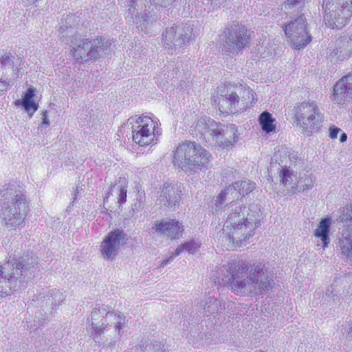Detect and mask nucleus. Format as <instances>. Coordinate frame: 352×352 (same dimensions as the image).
<instances>
[{
	"label": "nucleus",
	"instance_id": "obj_1",
	"mask_svg": "<svg viewBox=\"0 0 352 352\" xmlns=\"http://www.w3.org/2000/svg\"><path fill=\"white\" fill-rule=\"evenodd\" d=\"M219 283L236 295L253 296L267 292L273 278L264 264L253 260L232 261L219 269Z\"/></svg>",
	"mask_w": 352,
	"mask_h": 352
},
{
	"label": "nucleus",
	"instance_id": "obj_2",
	"mask_svg": "<svg viewBox=\"0 0 352 352\" xmlns=\"http://www.w3.org/2000/svg\"><path fill=\"white\" fill-rule=\"evenodd\" d=\"M226 219L219 236V243L227 250L245 246L253 241L254 230L262 215L256 204L246 207L237 203H230Z\"/></svg>",
	"mask_w": 352,
	"mask_h": 352
},
{
	"label": "nucleus",
	"instance_id": "obj_3",
	"mask_svg": "<svg viewBox=\"0 0 352 352\" xmlns=\"http://www.w3.org/2000/svg\"><path fill=\"white\" fill-rule=\"evenodd\" d=\"M38 269V258L32 252L9 259L0 267V297L22 292Z\"/></svg>",
	"mask_w": 352,
	"mask_h": 352
},
{
	"label": "nucleus",
	"instance_id": "obj_4",
	"mask_svg": "<svg viewBox=\"0 0 352 352\" xmlns=\"http://www.w3.org/2000/svg\"><path fill=\"white\" fill-rule=\"evenodd\" d=\"M74 18L72 15L67 16V24L62 25L58 29V36L69 45L72 57L77 61H87L107 54L111 45L109 41L102 37H98L91 41L82 38V35L77 28L68 25Z\"/></svg>",
	"mask_w": 352,
	"mask_h": 352
},
{
	"label": "nucleus",
	"instance_id": "obj_5",
	"mask_svg": "<svg viewBox=\"0 0 352 352\" xmlns=\"http://www.w3.org/2000/svg\"><path fill=\"white\" fill-rule=\"evenodd\" d=\"M0 217L8 228L21 225L26 218L28 204L25 192L16 184L5 185L0 190Z\"/></svg>",
	"mask_w": 352,
	"mask_h": 352
},
{
	"label": "nucleus",
	"instance_id": "obj_6",
	"mask_svg": "<svg viewBox=\"0 0 352 352\" xmlns=\"http://www.w3.org/2000/svg\"><path fill=\"white\" fill-rule=\"evenodd\" d=\"M211 154L193 141H185L174 151L173 164L186 173L192 175L208 168Z\"/></svg>",
	"mask_w": 352,
	"mask_h": 352
},
{
	"label": "nucleus",
	"instance_id": "obj_7",
	"mask_svg": "<svg viewBox=\"0 0 352 352\" xmlns=\"http://www.w3.org/2000/svg\"><path fill=\"white\" fill-rule=\"evenodd\" d=\"M292 111L296 125L300 126L305 135L310 136L314 130L320 128L322 116L316 102L296 103Z\"/></svg>",
	"mask_w": 352,
	"mask_h": 352
},
{
	"label": "nucleus",
	"instance_id": "obj_8",
	"mask_svg": "<svg viewBox=\"0 0 352 352\" xmlns=\"http://www.w3.org/2000/svg\"><path fill=\"white\" fill-rule=\"evenodd\" d=\"M325 24L332 29H340L352 16V0H324L322 3Z\"/></svg>",
	"mask_w": 352,
	"mask_h": 352
},
{
	"label": "nucleus",
	"instance_id": "obj_9",
	"mask_svg": "<svg viewBox=\"0 0 352 352\" xmlns=\"http://www.w3.org/2000/svg\"><path fill=\"white\" fill-rule=\"evenodd\" d=\"M222 51L233 57L241 54L250 40L249 31L243 25H234L224 31L221 38Z\"/></svg>",
	"mask_w": 352,
	"mask_h": 352
},
{
	"label": "nucleus",
	"instance_id": "obj_10",
	"mask_svg": "<svg viewBox=\"0 0 352 352\" xmlns=\"http://www.w3.org/2000/svg\"><path fill=\"white\" fill-rule=\"evenodd\" d=\"M206 126L217 144L223 148L232 147L239 140L237 127L234 124H223L209 119Z\"/></svg>",
	"mask_w": 352,
	"mask_h": 352
},
{
	"label": "nucleus",
	"instance_id": "obj_11",
	"mask_svg": "<svg viewBox=\"0 0 352 352\" xmlns=\"http://www.w3.org/2000/svg\"><path fill=\"white\" fill-rule=\"evenodd\" d=\"M192 28L188 23L180 24L167 28L165 33H164V46L168 49L169 52L173 49L175 50L179 49L183 45H186L189 42L192 36Z\"/></svg>",
	"mask_w": 352,
	"mask_h": 352
},
{
	"label": "nucleus",
	"instance_id": "obj_12",
	"mask_svg": "<svg viewBox=\"0 0 352 352\" xmlns=\"http://www.w3.org/2000/svg\"><path fill=\"white\" fill-rule=\"evenodd\" d=\"M136 123L138 125L133 127V140L142 146L155 144L159 134L157 122L148 117H139Z\"/></svg>",
	"mask_w": 352,
	"mask_h": 352
},
{
	"label": "nucleus",
	"instance_id": "obj_13",
	"mask_svg": "<svg viewBox=\"0 0 352 352\" xmlns=\"http://www.w3.org/2000/svg\"><path fill=\"white\" fill-rule=\"evenodd\" d=\"M284 31L290 43L296 50L303 48L311 41V36L307 32V24L303 15L287 23Z\"/></svg>",
	"mask_w": 352,
	"mask_h": 352
},
{
	"label": "nucleus",
	"instance_id": "obj_14",
	"mask_svg": "<svg viewBox=\"0 0 352 352\" xmlns=\"http://www.w3.org/2000/svg\"><path fill=\"white\" fill-rule=\"evenodd\" d=\"M127 234L124 230L115 229L111 231L101 243V253L105 259L113 258L122 245L127 242Z\"/></svg>",
	"mask_w": 352,
	"mask_h": 352
},
{
	"label": "nucleus",
	"instance_id": "obj_15",
	"mask_svg": "<svg viewBox=\"0 0 352 352\" xmlns=\"http://www.w3.org/2000/svg\"><path fill=\"white\" fill-rule=\"evenodd\" d=\"M157 204L164 208H173L182 198V186L164 183L155 192Z\"/></svg>",
	"mask_w": 352,
	"mask_h": 352
},
{
	"label": "nucleus",
	"instance_id": "obj_16",
	"mask_svg": "<svg viewBox=\"0 0 352 352\" xmlns=\"http://www.w3.org/2000/svg\"><path fill=\"white\" fill-rule=\"evenodd\" d=\"M336 244L341 258L352 263V223L343 225Z\"/></svg>",
	"mask_w": 352,
	"mask_h": 352
},
{
	"label": "nucleus",
	"instance_id": "obj_17",
	"mask_svg": "<svg viewBox=\"0 0 352 352\" xmlns=\"http://www.w3.org/2000/svg\"><path fill=\"white\" fill-rule=\"evenodd\" d=\"M153 228L171 240L182 237L184 230L182 223L175 219L168 218L156 221Z\"/></svg>",
	"mask_w": 352,
	"mask_h": 352
},
{
	"label": "nucleus",
	"instance_id": "obj_18",
	"mask_svg": "<svg viewBox=\"0 0 352 352\" xmlns=\"http://www.w3.org/2000/svg\"><path fill=\"white\" fill-rule=\"evenodd\" d=\"M239 103V96L233 91L228 90L225 95L219 97V109L223 113H234L238 110H245L250 107L248 102L242 105Z\"/></svg>",
	"mask_w": 352,
	"mask_h": 352
},
{
	"label": "nucleus",
	"instance_id": "obj_19",
	"mask_svg": "<svg viewBox=\"0 0 352 352\" xmlns=\"http://www.w3.org/2000/svg\"><path fill=\"white\" fill-rule=\"evenodd\" d=\"M333 101L340 105L352 98V74L342 77L334 86Z\"/></svg>",
	"mask_w": 352,
	"mask_h": 352
},
{
	"label": "nucleus",
	"instance_id": "obj_20",
	"mask_svg": "<svg viewBox=\"0 0 352 352\" xmlns=\"http://www.w3.org/2000/svg\"><path fill=\"white\" fill-rule=\"evenodd\" d=\"M328 49L331 59H346L350 57L352 53V38L340 37L336 41L334 46H330Z\"/></svg>",
	"mask_w": 352,
	"mask_h": 352
},
{
	"label": "nucleus",
	"instance_id": "obj_21",
	"mask_svg": "<svg viewBox=\"0 0 352 352\" xmlns=\"http://www.w3.org/2000/svg\"><path fill=\"white\" fill-rule=\"evenodd\" d=\"M108 311L104 308H95L91 314L89 321H91V326L92 327V333L94 332L96 335H100L104 332L105 327L104 325L106 314Z\"/></svg>",
	"mask_w": 352,
	"mask_h": 352
},
{
	"label": "nucleus",
	"instance_id": "obj_22",
	"mask_svg": "<svg viewBox=\"0 0 352 352\" xmlns=\"http://www.w3.org/2000/svg\"><path fill=\"white\" fill-rule=\"evenodd\" d=\"M239 190L234 186V183L226 188L217 197L215 202V207L217 210L221 209L226 201H230V203L234 201V199L239 198Z\"/></svg>",
	"mask_w": 352,
	"mask_h": 352
},
{
	"label": "nucleus",
	"instance_id": "obj_23",
	"mask_svg": "<svg viewBox=\"0 0 352 352\" xmlns=\"http://www.w3.org/2000/svg\"><path fill=\"white\" fill-rule=\"evenodd\" d=\"M280 167L279 170L280 182L287 189L289 192L293 193V186H295L298 178L297 173L286 166H280Z\"/></svg>",
	"mask_w": 352,
	"mask_h": 352
},
{
	"label": "nucleus",
	"instance_id": "obj_24",
	"mask_svg": "<svg viewBox=\"0 0 352 352\" xmlns=\"http://www.w3.org/2000/svg\"><path fill=\"white\" fill-rule=\"evenodd\" d=\"M200 307L204 309V313L207 316L217 314L224 309L221 301L214 296L207 297L202 300L200 302Z\"/></svg>",
	"mask_w": 352,
	"mask_h": 352
},
{
	"label": "nucleus",
	"instance_id": "obj_25",
	"mask_svg": "<svg viewBox=\"0 0 352 352\" xmlns=\"http://www.w3.org/2000/svg\"><path fill=\"white\" fill-rule=\"evenodd\" d=\"M127 188L128 183L126 179L120 178L118 182L111 187L108 195L116 194L118 196V204L122 206L126 201Z\"/></svg>",
	"mask_w": 352,
	"mask_h": 352
},
{
	"label": "nucleus",
	"instance_id": "obj_26",
	"mask_svg": "<svg viewBox=\"0 0 352 352\" xmlns=\"http://www.w3.org/2000/svg\"><path fill=\"white\" fill-rule=\"evenodd\" d=\"M331 226V219L324 218L319 223L318 228L315 230V236L320 238L323 243V248L327 247L330 243L329 231Z\"/></svg>",
	"mask_w": 352,
	"mask_h": 352
},
{
	"label": "nucleus",
	"instance_id": "obj_27",
	"mask_svg": "<svg viewBox=\"0 0 352 352\" xmlns=\"http://www.w3.org/2000/svg\"><path fill=\"white\" fill-rule=\"evenodd\" d=\"M14 60L15 56L11 52H6L0 57V66L1 69L3 70L12 69L14 72L12 78H16L19 76L18 67H14ZM10 79H11V78Z\"/></svg>",
	"mask_w": 352,
	"mask_h": 352
},
{
	"label": "nucleus",
	"instance_id": "obj_28",
	"mask_svg": "<svg viewBox=\"0 0 352 352\" xmlns=\"http://www.w3.org/2000/svg\"><path fill=\"white\" fill-rule=\"evenodd\" d=\"M313 187V180L309 175L304 174L297 178L295 186H293V193L296 192H303L311 189Z\"/></svg>",
	"mask_w": 352,
	"mask_h": 352
},
{
	"label": "nucleus",
	"instance_id": "obj_29",
	"mask_svg": "<svg viewBox=\"0 0 352 352\" xmlns=\"http://www.w3.org/2000/svg\"><path fill=\"white\" fill-rule=\"evenodd\" d=\"M275 120L272 117V115L267 112H263L259 116V123L261 129L266 133H270L275 130V124L274 122Z\"/></svg>",
	"mask_w": 352,
	"mask_h": 352
},
{
	"label": "nucleus",
	"instance_id": "obj_30",
	"mask_svg": "<svg viewBox=\"0 0 352 352\" xmlns=\"http://www.w3.org/2000/svg\"><path fill=\"white\" fill-rule=\"evenodd\" d=\"M46 298V306H51L52 309H56L65 299L63 294L56 289L52 290Z\"/></svg>",
	"mask_w": 352,
	"mask_h": 352
},
{
	"label": "nucleus",
	"instance_id": "obj_31",
	"mask_svg": "<svg viewBox=\"0 0 352 352\" xmlns=\"http://www.w3.org/2000/svg\"><path fill=\"white\" fill-rule=\"evenodd\" d=\"M201 243L195 240L187 241L181 245H179L175 250L174 256L179 255L182 252H186L189 254L196 252L200 248Z\"/></svg>",
	"mask_w": 352,
	"mask_h": 352
},
{
	"label": "nucleus",
	"instance_id": "obj_32",
	"mask_svg": "<svg viewBox=\"0 0 352 352\" xmlns=\"http://www.w3.org/2000/svg\"><path fill=\"white\" fill-rule=\"evenodd\" d=\"M255 183L250 180H243L234 182V186L238 188L242 196L248 195L255 188Z\"/></svg>",
	"mask_w": 352,
	"mask_h": 352
},
{
	"label": "nucleus",
	"instance_id": "obj_33",
	"mask_svg": "<svg viewBox=\"0 0 352 352\" xmlns=\"http://www.w3.org/2000/svg\"><path fill=\"white\" fill-rule=\"evenodd\" d=\"M338 300L336 294H334V289L332 287H328L325 293L322 295L320 300V305L327 307L331 305L332 302H335Z\"/></svg>",
	"mask_w": 352,
	"mask_h": 352
},
{
	"label": "nucleus",
	"instance_id": "obj_34",
	"mask_svg": "<svg viewBox=\"0 0 352 352\" xmlns=\"http://www.w3.org/2000/svg\"><path fill=\"white\" fill-rule=\"evenodd\" d=\"M105 321L112 322L116 330L120 331L121 324L124 322V318H122L120 314H116L113 312L108 311V314H106Z\"/></svg>",
	"mask_w": 352,
	"mask_h": 352
},
{
	"label": "nucleus",
	"instance_id": "obj_35",
	"mask_svg": "<svg viewBox=\"0 0 352 352\" xmlns=\"http://www.w3.org/2000/svg\"><path fill=\"white\" fill-rule=\"evenodd\" d=\"M143 352H165L164 345L157 341L147 344Z\"/></svg>",
	"mask_w": 352,
	"mask_h": 352
},
{
	"label": "nucleus",
	"instance_id": "obj_36",
	"mask_svg": "<svg viewBox=\"0 0 352 352\" xmlns=\"http://www.w3.org/2000/svg\"><path fill=\"white\" fill-rule=\"evenodd\" d=\"M21 104L30 118L38 109V104H36L34 100H22Z\"/></svg>",
	"mask_w": 352,
	"mask_h": 352
},
{
	"label": "nucleus",
	"instance_id": "obj_37",
	"mask_svg": "<svg viewBox=\"0 0 352 352\" xmlns=\"http://www.w3.org/2000/svg\"><path fill=\"white\" fill-rule=\"evenodd\" d=\"M341 221L344 224L352 223V205H347L344 208Z\"/></svg>",
	"mask_w": 352,
	"mask_h": 352
},
{
	"label": "nucleus",
	"instance_id": "obj_38",
	"mask_svg": "<svg viewBox=\"0 0 352 352\" xmlns=\"http://www.w3.org/2000/svg\"><path fill=\"white\" fill-rule=\"evenodd\" d=\"M306 0H286L285 8H292L295 6L303 4Z\"/></svg>",
	"mask_w": 352,
	"mask_h": 352
},
{
	"label": "nucleus",
	"instance_id": "obj_39",
	"mask_svg": "<svg viewBox=\"0 0 352 352\" xmlns=\"http://www.w3.org/2000/svg\"><path fill=\"white\" fill-rule=\"evenodd\" d=\"M153 4L166 8L173 3L175 0H150Z\"/></svg>",
	"mask_w": 352,
	"mask_h": 352
},
{
	"label": "nucleus",
	"instance_id": "obj_40",
	"mask_svg": "<svg viewBox=\"0 0 352 352\" xmlns=\"http://www.w3.org/2000/svg\"><path fill=\"white\" fill-rule=\"evenodd\" d=\"M34 96V91L33 90V89L30 88L28 89L27 92L23 96L22 100H33Z\"/></svg>",
	"mask_w": 352,
	"mask_h": 352
},
{
	"label": "nucleus",
	"instance_id": "obj_41",
	"mask_svg": "<svg viewBox=\"0 0 352 352\" xmlns=\"http://www.w3.org/2000/svg\"><path fill=\"white\" fill-rule=\"evenodd\" d=\"M340 131V129L336 127V126H331L330 128V138L332 139L336 138L338 133Z\"/></svg>",
	"mask_w": 352,
	"mask_h": 352
},
{
	"label": "nucleus",
	"instance_id": "obj_42",
	"mask_svg": "<svg viewBox=\"0 0 352 352\" xmlns=\"http://www.w3.org/2000/svg\"><path fill=\"white\" fill-rule=\"evenodd\" d=\"M176 256H174V254L173 255H171L168 259H166V260H164L162 263H161V267H164L166 266L168 263H170L171 261L173 260V258L175 257Z\"/></svg>",
	"mask_w": 352,
	"mask_h": 352
},
{
	"label": "nucleus",
	"instance_id": "obj_43",
	"mask_svg": "<svg viewBox=\"0 0 352 352\" xmlns=\"http://www.w3.org/2000/svg\"><path fill=\"white\" fill-rule=\"evenodd\" d=\"M43 124L46 125V126H48L50 124V121L47 118V111H45L43 113Z\"/></svg>",
	"mask_w": 352,
	"mask_h": 352
},
{
	"label": "nucleus",
	"instance_id": "obj_44",
	"mask_svg": "<svg viewBox=\"0 0 352 352\" xmlns=\"http://www.w3.org/2000/svg\"><path fill=\"white\" fill-rule=\"evenodd\" d=\"M8 85V82L5 80H0V91H3Z\"/></svg>",
	"mask_w": 352,
	"mask_h": 352
},
{
	"label": "nucleus",
	"instance_id": "obj_45",
	"mask_svg": "<svg viewBox=\"0 0 352 352\" xmlns=\"http://www.w3.org/2000/svg\"><path fill=\"white\" fill-rule=\"evenodd\" d=\"M346 139H347V135L345 133H342L340 136V141L341 142H344L346 141Z\"/></svg>",
	"mask_w": 352,
	"mask_h": 352
},
{
	"label": "nucleus",
	"instance_id": "obj_46",
	"mask_svg": "<svg viewBox=\"0 0 352 352\" xmlns=\"http://www.w3.org/2000/svg\"><path fill=\"white\" fill-rule=\"evenodd\" d=\"M349 325L350 326V331L347 333L346 337L352 338V322H349Z\"/></svg>",
	"mask_w": 352,
	"mask_h": 352
},
{
	"label": "nucleus",
	"instance_id": "obj_47",
	"mask_svg": "<svg viewBox=\"0 0 352 352\" xmlns=\"http://www.w3.org/2000/svg\"><path fill=\"white\" fill-rule=\"evenodd\" d=\"M79 187L78 186H76V191L74 192V193L73 194V200H76L77 199V195L79 192V190H78Z\"/></svg>",
	"mask_w": 352,
	"mask_h": 352
},
{
	"label": "nucleus",
	"instance_id": "obj_48",
	"mask_svg": "<svg viewBox=\"0 0 352 352\" xmlns=\"http://www.w3.org/2000/svg\"><path fill=\"white\" fill-rule=\"evenodd\" d=\"M132 351H134V352H142V349L138 346H135V347H133L132 349Z\"/></svg>",
	"mask_w": 352,
	"mask_h": 352
},
{
	"label": "nucleus",
	"instance_id": "obj_49",
	"mask_svg": "<svg viewBox=\"0 0 352 352\" xmlns=\"http://www.w3.org/2000/svg\"><path fill=\"white\" fill-rule=\"evenodd\" d=\"M246 95H247L248 99H250L251 97H253V94L250 90H247Z\"/></svg>",
	"mask_w": 352,
	"mask_h": 352
},
{
	"label": "nucleus",
	"instance_id": "obj_50",
	"mask_svg": "<svg viewBox=\"0 0 352 352\" xmlns=\"http://www.w3.org/2000/svg\"><path fill=\"white\" fill-rule=\"evenodd\" d=\"M255 352H264V351L262 350H258V351H256Z\"/></svg>",
	"mask_w": 352,
	"mask_h": 352
}]
</instances>
